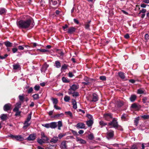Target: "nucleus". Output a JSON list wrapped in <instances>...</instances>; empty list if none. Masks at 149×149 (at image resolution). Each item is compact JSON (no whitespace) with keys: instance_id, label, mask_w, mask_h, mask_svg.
Returning <instances> with one entry per match:
<instances>
[{"instance_id":"nucleus-1","label":"nucleus","mask_w":149,"mask_h":149,"mask_svg":"<svg viewBox=\"0 0 149 149\" xmlns=\"http://www.w3.org/2000/svg\"><path fill=\"white\" fill-rule=\"evenodd\" d=\"M17 24L19 28L31 29L33 27L34 23L32 20V18L29 17L26 20H21L17 21Z\"/></svg>"},{"instance_id":"nucleus-2","label":"nucleus","mask_w":149,"mask_h":149,"mask_svg":"<svg viewBox=\"0 0 149 149\" xmlns=\"http://www.w3.org/2000/svg\"><path fill=\"white\" fill-rule=\"evenodd\" d=\"M42 125L47 128H50L52 129H55L58 126V129L59 130H61V127L63 126L62 123L61 121H59L57 123L52 122L50 123L42 124Z\"/></svg>"},{"instance_id":"nucleus-3","label":"nucleus","mask_w":149,"mask_h":149,"mask_svg":"<svg viewBox=\"0 0 149 149\" xmlns=\"http://www.w3.org/2000/svg\"><path fill=\"white\" fill-rule=\"evenodd\" d=\"M32 113L31 112L28 115L26 119L24 121V126L23 127V128L24 130H26L28 127L31 124V122L30 121L31 119Z\"/></svg>"},{"instance_id":"nucleus-4","label":"nucleus","mask_w":149,"mask_h":149,"mask_svg":"<svg viewBox=\"0 0 149 149\" xmlns=\"http://www.w3.org/2000/svg\"><path fill=\"white\" fill-rule=\"evenodd\" d=\"M108 125H112L113 127L115 128H117L118 127V122L114 118L113 119L111 122L109 123Z\"/></svg>"},{"instance_id":"nucleus-5","label":"nucleus","mask_w":149,"mask_h":149,"mask_svg":"<svg viewBox=\"0 0 149 149\" xmlns=\"http://www.w3.org/2000/svg\"><path fill=\"white\" fill-rule=\"evenodd\" d=\"M107 137L108 139L112 138L114 136V132L113 130H109L107 133Z\"/></svg>"},{"instance_id":"nucleus-6","label":"nucleus","mask_w":149,"mask_h":149,"mask_svg":"<svg viewBox=\"0 0 149 149\" xmlns=\"http://www.w3.org/2000/svg\"><path fill=\"white\" fill-rule=\"evenodd\" d=\"M78 88V85L74 84L70 86V88L69 89V91H75Z\"/></svg>"},{"instance_id":"nucleus-7","label":"nucleus","mask_w":149,"mask_h":149,"mask_svg":"<svg viewBox=\"0 0 149 149\" xmlns=\"http://www.w3.org/2000/svg\"><path fill=\"white\" fill-rule=\"evenodd\" d=\"M78 129H86L85 125L82 123H77L75 126Z\"/></svg>"},{"instance_id":"nucleus-8","label":"nucleus","mask_w":149,"mask_h":149,"mask_svg":"<svg viewBox=\"0 0 149 149\" xmlns=\"http://www.w3.org/2000/svg\"><path fill=\"white\" fill-rule=\"evenodd\" d=\"M104 118L105 120H109L112 118V116L111 113H106L104 115Z\"/></svg>"},{"instance_id":"nucleus-9","label":"nucleus","mask_w":149,"mask_h":149,"mask_svg":"<svg viewBox=\"0 0 149 149\" xmlns=\"http://www.w3.org/2000/svg\"><path fill=\"white\" fill-rule=\"evenodd\" d=\"M36 138V135L35 134H30L27 138L28 141H33Z\"/></svg>"},{"instance_id":"nucleus-10","label":"nucleus","mask_w":149,"mask_h":149,"mask_svg":"<svg viewBox=\"0 0 149 149\" xmlns=\"http://www.w3.org/2000/svg\"><path fill=\"white\" fill-rule=\"evenodd\" d=\"M49 65L48 64H47L46 63H45L41 69V72L45 73Z\"/></svg>"},{"instance_id":"nucleus-11","label":"nucleus","mask_w":149,"mask_h":149,"mask_svg":"<svg viewBox=\"0 0 149 149\" xmlns=\"http://www.w3.org/2000/svg\"><path fill=\"white\" fill-rule=\"evenodd\" d=\"M11 107V105L10 104H6L3 107V109L5 111H7L10 109Z\"/></svg>"},{"instance_id":"nucleus-12","label":"nucleus","mask_w":149,"mask_h":149,"mask_svg":"<svg viewBox=\"0 0 149 149\" xmlns=\"http://www.w3.org/2000/svg\"><path fill=\"white\" fill-rule=\"evenodd\" d=\"M21 102H17L15 106V108L13 109V111H18L19 109L21 107Z\"/></svg>"},{"instance_id":"nucleus-13","label":"nucleus","mask_w":149,"mask_h":149,"mask_svg":"<svg viewBox=\"0 0 149 149\" xmlns=\"http://www.w3.org/2000/svg\"><path fill=\"white\" fill-rule=\"evenodd\" d=\"M58 0H49V3L50 6H56L57 5Z\"/></svg>"},{"instance_id":"nucleus-14","label":"nucleus","mask_w":149,"mask_h":149,"mask_svg":"<svg viewBox=\"0 0 149 149\" xmlns=\"http://www.w3.org/2000/svg\"><path fill=\"white\" fill-rule=\"evenodd\" d=\"M92 96V100L91 101L92 102H96L98 100V97L96 93H93Z\"/></svg>"},{"instance_id":"nucleus-15","label":"nucleus","mask_w":149,"mask_h":149,"mask_svg":"<svg viewBox=\"0 0 149 149\" xmlns=\"http://www.w3.org/2000/svg\"><path fill=\"white\" fill-rule=\"evenodd\" d=\"M76 30V29L74 27H71L69 28L67 33L70 34H72Z\"/></svg>"},{"instance_id":"nucleus-16","label":"nucleus","mask_w":149,"mask_h":149,"mask_svg":"<svg viewBox=\"0 0 149 149\" xmlns=\"http://www.w3.org/2000/svg\"><path fill=\"white\" fill-rule=\"evenodd\" d=\"M76 141L79 143H80L81 144H85L86 143V141L83 139H82L79 138V137H77L76 138Z\"/></svg>"},{"instance_id":"nucleus-17","label":"nucleus","mask_w":149,"mask_h":149,"mask_svg":"<svg viewBox=\"0 0 149 149\" xmlns=\"http://www.w3.org/2000/svg\"><path fill=\"white\" fill-rule=\"evenodd\" d=\"M68 93L69 95L72 94V96L73 97H77L79 95V93L77 92H75L72 91H69Z\"/></svg>"},{"instance_id":"nucleus-18","label":"nucleus","mask_w":149,"mask_h":149,"mask_svg":"<svg viewBox=\"0 0 149 149\" xmlns=\"http://www.w3.org/2000/svg\"><path fill=\"white\" fill-rule=\"evenodd\" d=\"M116 104L117 106V107L118 108H119L123 106L124 104L123 101L119 100L117 101L116 102Z\"/></svg>"},{"instance_id":"nucleus-19","label":"nucleus","mask_w":149,"mask_h":149,"mask_svg":"<svg viewBox=\"0 0 149 149\" xmlns=\"http://www.w3.org/2000/svg\"><path fill=\"white\" fill-rule=\"evenodd\" d=\"M60 147L62 149H66L67 146L65 141H63L61 142L60 145Z\"/></svg>"},{"instance_id":"nucleus-20","label":"nucleus","mask_w":149,"mask_h":149,"mask_svg":"<svg viewBox=\"0 0 149 149\" xmlns=\"http://www.w3.org/2000/svg\"><path fill=\"white\" fill-rule=\"evenodd\" d=\"M93 123V120H89L86 121V124L88 127H91Z\"/></svg>"},{"instance_id":"nucleus-21","label":"nucleus","mask_w":149,"mask_h":149,"mask_svg":"<svg viewBox=\"0 0 149 149\" xmlns=\"http://www.w3.org/2000/svg\"><path fill=\"white\" fill-rule=\"evenodd\" d=\"M15 139L17 141H22L24 139L21 135H15Z\"/></svg>"},{"instance_id":"nucleus-22","label":"nucleus","mask_w":149,"mask_h":149,"mask_svg":"<svg viewBox=\"0 0 149 149\" xmlns=\"http://www.w3.org/2000/svg\"><path fill=\"white\" fill-rule=\"evenodd\" d=\"M4 44L7 47H11L12 46V43L9 41H7L4 42Z\"/></svg>"},{"instance_id":"nucleus-23","label":"nucleus","mask_w":149,"mask_h":149,"mask_svg":"<svg viewBox=\"0 0 149 149\" xmlns=\"http://www.w3.org/2000/svg\"><path fill=\"white\" fill-rule=\"evenodd\" d=\"M136 96L135 95H132L130 98V100L132 102H134L136 99Z\"/></svg>"},{"instance_id":"nucleus-24","label":"nucleus","mask_w":149,"mask_h":149,"mask_svg":"<svg viewBox=\"0 0 149 149\" xmlns=\"http://www.w3.org/2000/svg\"><path fill=\"white\" fill-rule=\"evenodd\" d=\"M138 143H136L131 146V149H138Z\"/></svg>"},{"instance_id":"nucleus-25","label":"nucleus","mask_w":149,"mask_h":149,"mask_svg":"<svg viewBox=\"0 0 149 149\" xmlns=\"http://www.w3.org/2000/svg\"><path fill=\"white\" fill-rule=\"evenodd\" d=\"M118 75L119 77L122 79H125V76L124 75V73L121 72H120L118 73Z\"/></svg>"},{"instance_id":"nucleus-26","label":"nucleus","mask_w":149,"mask_h":149,"mask_svg":"<svg viewBox=\"0 0 149 149\" xmlns=\"http://www.w3.org/2000/svg\"><path fill=\"white\" fill-rule=\"evenodd\" d=\"M58 140V137H54L51 139V140L50 141V142H53L54 143H56L57 141Z\"/></svg>"},{"instance_id":"nucleus-27","label":"nucleus","mask_w":149,"mask_h":149,"mask_svg":"<svg viewBox=\"0 0 149 149\" xmlns=\"http://www.w3.org/2000/svg\"><path fill=\"white\" fill-rule=\"evenodd\" d=\"M55 64L56 67L57 68H59L61 67V63L59 61H55Z\"/></svg>"},{"instance_id":"nucleus-28","label":"nucleus","mask_w":149,"mask_h":149,"mask_svg":"<svg viewBox=\"0 0 149 149\" xmlns=\"http://www.w3.org/2000/svg\"><path fill=\"white\" fill-rule=\"evenodd\" d=\"M13 69L14 70H17L20 68V65L18 64H14L13 65Z\"/></svg>"},{"instance_id":"nucleus-29","label":"nucleus","mask_w":149,"mask_h":149,"mask_svg":"<svg viewBox=\"0 0 149 149\" xmlns=\"http://www.w3.org/2000/svg\"><path fill=\"white\" fill-rule=\"evenodd\" d=\"M72 104L73 105V108L74 109H76L77 108V102L75 100H72Z\"/></svg>"},{"instance_id":"nucleus-30","label":"nucleus","mask_w":149,"mask_h":149,"mask_svg":"<svg viewBox=\"0 0 149 149\" xmlns=\"http://www.w3.org/2000/svg\"><path fill=\"white\" fill-rule=\"evenodd\" d=\"M137 93L139 94H142L145 93V90H143L141 88L137 90Z\"/></svg>"},{"instance_id":"nucleus-31","label":"nucleus","mask_w":149,"mask_h":149,"mask_svg":"<svg viewBox=\"0 0 149 149\" xmlns=\"http://www.w3.org/2000/svg\"><path fill=\"white\" fill-rule=\"evenodd\" d=\"M100 125L101 126V127H102L103 126L106 125H107V123H105L103 121H101L99 122Z\"/></svg>"},{"instance_id":"nucleus-32","label":"nucleus","mask_w":149,"mask_h":149,"mask_svg":"<svg viewBox=\"0 0 149 149\" xmlns=\"http://www.w3.org/2000/svg\"><path fill=\"white\" fill-rule=\"evenodd\" d=\"M139 117H137L134 120V124L136 126H137L138 125L139 121Z\"/></svg>"},{"instance_id":"nucleus-33","label":"nucleus","mask_w":149,"mask_h":149,"mask_svg":"<svg viewBox=\"0 0 149 149\" xmlns=\"http://www.w3.org/2000/svg\"><path fill=\"white\" fill-rule=\"evenodd\" d=\"M64 115V114L63 113H61L60 114H57L55 115L54 116V118H58L59 117H62V116H63Z\"/></svg>"},{"instance_id":"nucleus-34","label":"nucleus","mask_w":149,"mask_h":149,"mask_svg":"<svg viewBox=\"0 0 149 149\" xmlns=\"http://www.w3.org/2000/svg\"><path fill=\"white\" fill-rule=\"evenodd\" d=\"M70 99V97L67 95L65 96L64 98V100L66 102H69Z\"/></svg>"},{"instance_id":"nucleus-35","label":"nucleus","mask_w":149,"mask_h":149,"mask_svg":"<svg viewBox=\"0 0 149 149\" xmlns=\"http://www.w3.org/2000/svg\"><path fill=\"white\" fill-rule=\"evenodd\" d=\"M1 118L2 120H5L7 118V115L6 114H2L1 115Z\"/></svg>"},{"instance_id":"nucleus-36","label":"nucleus","mask_w":149,"mask_h":149,"mask_svg":"<svg viewBox=\"0 0 149 149\" xmlns=\"http://www.w3.org/2000/svg\"><path fill=\"white\" fill-rule=\"evenodd\" d=\"M6 10L4 8H1L0 9V14L2 15L4 14L6 12Z\"/></svg>"},{"instance_id":"nucleus-37","label":"nucleus","mask_w":149,"mask_h":149,"mask_svg":"<svg viewBox=\"0 0 149 149\" xmlns=\"http://www.w3.org/2000/svg\"><path fill=\"white\" fill-rule=\"evenodd\" d=\"M53 103L54 105H56L58 103V100L56 98H53L52 99Z\"/></svg>"},{"instance_id":"nucleus-38","label":"nucleus","mask_w":149,"mask_h":149,"mask_svg":"<svg viewBox=\"0 0 149 149\" xmlns=\"http://www.w3.org/2000/svg\"><path fill=\"white\" fill-rule=\"evenodd\" d=\"M33 97L34 100H37L39 98L38 94H36L33 95Z\"/></svg>"},{"instance_id":"nucleus-39","label":"nucleus","mask_w":149,"mask_h":149,"mask_svg":"<svg viewBox=\"0 0 149 149\" xmlns=\"http://www.w3.org/2000/svg\"><path fill=\"white\" fill-rule=\"evenodd\" d=\"M19 98L20 101L23 102V100L24 99V96L20 95L19 96Z\"/></svg>"},{"instance_id":"nucleus-40","label":"nucleus","mask_w":149,"mask_h":149,"mask_svg":"<svg viewBox=\"0 0 149 149\" xmlns=\"http://www.w3.org/2000/svg\"><path fill=\"white\" fill-rule=\"evenodd\" d=\"M141 117L144 119H148L149 118V115H143L141 116Z\"/></svg>"},{"instance_id":"nucleus-41","label":"nucleus","mask_w":149,"mask_h":149,"mask_svg":"<svg viewBox=\"0 0 149 149\" xmlns=\"http://www.w3.org/2000/svg\"><path fill=\"white\" fill-rule=\"evenodd\" d=\"M88 138L91 140H93L94 138L93 134H91L89 135L88 136Z\"/></svg>"},{"instance_id":"nucleus-42","label":"nucleus","mask_w":149,"mask_h":149,"mask_svg":"<svg viewBox=\"0 0 149 149\" xmlns=\"http://www.w3.org/2000/svg\"><path fill=\"white\" fill-rule=\"evenodd\" d=\"M131 107L135 109H137L138 108V105L135 103L132 104V105Z\"/></svg>"},{"instance_id":"nucleus-43","label":"nucleus","mask_w":149,"mask_h":149,"mask_svg":"<svg viewBox=\"0 0 149 149\" xmlns=\"http://www.w3.org/2000/svg\"><path fill=\"white\" fill-rule=\"evenodd\" d=\"M66 135V133H64L63 134H62V133H60L58 135V137L60 139H61L62 137L65 136Z\"/></svg>"},{"instance_id":"nucleus-44","label":"nucleus","mask_w":149,"mask_h":149,"mask_svg":"<svg viewBox=\"0 0 149 149\" xmlns=\"http://www.w3.org/2000/svg\"><path fill=\"white\" fill-rule=\"evenodd\" d=\"M62 80L63 82L67 83L69 82V81H68L67 79L64 77H63L62 78Z\"/></svg>"},{"instance_id":"nucleus-45","label":"nucleus","mask_w":149,"mask_h":149,"mask_svg":"<svg viewBox=\"0 0 149 149\" xmlns=\"http://www.w3.org/2000/svg\"><path fill=\"white\" fill-rule=\"evenodd\" d=\"M37 142L40 144H42V143H44L45 141L43 140V139H39L38 140Z\"/></svg>"},{"instance_id":"nucleus-46","label":"nucleus","mask_w":149,"mask_h":149,"mask_svg":"<svg viewBox=\"0 0 149 149\" xmlns=\"http://www.w3.org/2000/svg\"><path fill=\"white\" fill-rule=\"evenodd\" d=\"M37 51H39L40 52H47L48 51V50H47V49H38L37 50Z\"/></svg>"},{"instance_id":"nucleus-47","label":"nucleus","mask_w":149,"mask_h":149,"mask_svg":"<svg viewBox=\"0 0 149 149\" xmlns=\"http://www.w3.org/2000/svg\"><path fill=\"white\" fill-rule=\"evenodd\" d=\"M100 79L102 81H105L106 79V77L104 76H102L100 77Z\"/></svg>"},{"instance_id":"nucleus-48","label":"nucleus","mask_w":149,"mask_h":149,"mask_svg":"<svg viewBox=\"0 0 149 149\" xmlns=\"http://www.w3.org/2000/svg\"><path fill=\"white\" fill-rule=\"evenodd\" d=\"M65 113L67 114H68L70 116L72 117V114L71 112L70 111H68L65 112Z\"/></svg>"},{"instance_id":"nucleus-49","label":"nucleus","mask_w":149,"mask_h":149,"mask_svg":"<svg viewBox=\"0 0 149 149\" xmlns=\"http://www.w3.org/2000/svg\"><path fill=\"white\" fill-rule=\"evenodd\" d=\"M40 88V86L39 85H36L34 87V89L37 91H38L39 90Z\"/></svg>"},{"instance_id":"nucleus-50","label":"nucleus","mask_w":149,"mask_h":149,"mask_svg":"<svg viewBox=\"0 0 149 149\" xmlns=\"http://www.w3.org/2000/svg\"><path fill=\"white\" fill-rule=\"evenodd\" d=\"M71 131L74 135L75 136H77L78 135L77 132L76 131L72 130H71Z\"/></svg>"},{"instance_id":"nucleus-51","label":"nucleus","mask_w":149,"mask_h":149,"mask_svg":"<svg viewBox=\"0 0 149 149\" xmlns=\"http://www.w3.org/2000/svg\"><path fill=\"white\" fill-rule=\"evenodd\" d=\"M68 67V66L67 65H66L65 64H64L61 67V69L62 70H65Z\"/></svg>"},{"instance_id":"nucleus-52","label":"nucleus","mask_w":149,"mask_h":149,"mask_svg":"<svg viewBox=\"0 0 149 149\" xmlns=\"http://www.w3.org/2000/svg\"><path fill=\"white\" fill-rule=\"evenodd\" d=\"M146 11V10L145 9H142L140 11L139 14L142 13H145Z\"/></svg>"},{"instance_id":"nucleus-53","label":"nucleus","mask_w":149,"mask_h":149,"mask_svg":"<svg viewBox=\"0 0 149 149\" xmlns=\"http://www.w3.org/2000/svg\"><path fill=\"white\" fill-rule=\"evenodd\" d=\"M8 56V55L7 54L4 55V56H0V59H5Z\"/></svg>"},{"instance_id":"nucleus-54","label":"nucleus","mask_w":149,"mask_h":149,"mask_svg":"<svg viewBox=\"0 0 149 149\" xmlns=\"http://www.w3.org/2000/svg\"><path fill=\"white\" fill-rule=\"evenodd\" d=\"M147 98L146 97H144L142 99L143 102V103H146V102Z\"/></svg>"},{"instance_id":"nucleus-55","label":"nucleus","mask_w":149,"mask_h":149,"mask_svg":"<svg viewBox=\"0 0 149 149\" xmlns=\"http://www.w3.org/2000/svg\"><path fill=\"white\" fill-rule=\"evenodd\" d=\"M14 111L16 112L15 115L16 116H19L20 115L21 113V111Z\"/></svg>"},{"instance_id":"nucleus-56","label":"nucleus","mask_w":149,"mask_h":149,"mask_svg":"<svg viewBox=\"0 0 149 149\" xmlns=\"http://www.w3.org/2000/svg\"><path fill=\"white\" fill-rule=\"evenodd\" d=\"M87 116L90 120H93V117L91 115L88 114L87 115Z\"/></svg>"},{"instance_id":"nucleus-57","label":"nucleus","mask_w":149,"mask_h":149,"mask_svg":"<svg viewBox=\"0 0 149 149\" xmlns=\"http://www.w3.org/2000/svg\"><path fill=\"white\" fill-rule=\"evenodd\" d=\"M54 107L57 110H61V108L60 107L57 106L56 105H54Z\"/></svg>"},{"instance_id":"nucleus-58","label":"nucleus","mask_w":149,"mask_h":149,"mask_svg":"<svg viewBox=\"0 0 149 149\" xmlns=\"http://www.w3.org/2000/svg\"><path fill=\"white\" fill-rule=\"evenodd\" d=\"M33 91V89L32 87L30 88L28 91V93H31Z\"/></svg>"},{"instance_id":"nucleus-59","label":"nucleus","mask_w":149,"mask_h":149,"mask_svg":"<svg viewBox=\"0 0 149 149\" xmlns=\"http://www.w3.org/2000/svg\"><path fill=\"white\" fill-rule=\"evenodd\" d=\"M84 80L87 82H89V79L87 77H85L84 78Z\"/></svg>"},{"instance_id":"nucleus-60","label":"nucleus","mask_w":149,"mask_h":149,"mask_svg":"<svg viewBox=\"0 0 149 149\" xmlns=\"http://www.w3.org/2000/svg\"><path fill=\"white\" fill-rule=\"evenodd\" d=\"M18 48L20 50H23L24 49V47L23 46L19 45L18 46Z\"/></svg>"},{"instance_id":"nucleus-61","label":"nucleus","mask_w":149,"mask_h":149,"mask_svg":"<svg viewBox=\"0 0 149 149\" xmlns=\"http://www.w3.org/2000/svg\"><path fill=\"white\" fill-rule=\"evenodd\" d=\"M12 51L13 53H14L16 52L17 51V49L16 48H13L12 49Z\"/></svg>"},{"instance_id":"nucleus-62","label":"nucleus","mask_w":149,"mask_h":149,"mask_svg":"<svg viewBox=\"0 0 149 149\" xmlns=\"http://www.w3.org/2000/svg\"><path fill=\"white\" fill-rule=\"evenodd\" d=\"M74 75L72 72H70L68 73V76L70 77H72L74 76Z\"/></svg>"},{"instance_id":"nucleus-63","label":"nucleus","mask_w":149,"mask_h":149,"mask_svg":"<svg viewBox=\"0 0 149 149\" xmlns=\"http://www.w3.org/2000/svg\"><path fill=\"white\" fill-rule=\"evenodd\" d=\"M15 135H14L12 134H10L8 136L10 137L12 139H15Z\"/></svg>"},{"instance_id":"nucleus-64","label":"nucleus","mask_w":149,"mask_h":149,"mask_svg":"<svg viewBox=\"0 0 149 149\" xmlns=\"http://www.w3.org/2000/svg\"><path fill=\"white\" fill-rule=\"evenodd\" d=\"M68 27V26L67 24H65L64 26H63V28L64 31H65L66 29H67Z\"/></svg>"}]
</instances>
